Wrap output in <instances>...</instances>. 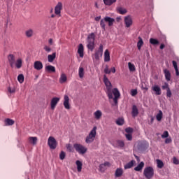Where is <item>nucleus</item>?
<instances>
[{
    "mask_svg": "<svg viewBox=\"0 0 179 179\" xmlns=\"http://www.w3.org/2000/svg\"><path fill=\"white\" fill-rule=\"evenodd\" d=\"M103 83L105 84V86H106V94H108V99H113V90H111L112 85L111 82H110V80H108V78H107V76H103Z\"/></svg>",
    "mask_w": 179,
    "mask_h": 179,
    "instance_id": "obj_1",
    "label": "nucleus"
},
{
    "mask_svg": "<svg viewBox=\"0 0 179 179\" xmlns=\"http://www.w3.org/2000/svg\"><path fill=\"white\" fill-rule=\"evenodd\" d=\"M143 176L147 179H152L155 176V169L152 166H147L144 169Z\"/></svg>",
    "mask_w": 179,
    "mask_h": 179,
    "instance_id": "obj_2",
    "label": "nucleus"
},
{
    "mask_svg": "<svg viewBox=\"0 0 179 179\" xmlns=\"http://www.w3.org/2000/svg\"><path fill=\"white\" fill-rule=\"evenodd\" d=\"M94 40H95V36L94 33H91L87 36V47L88 50L90 51H93L94 50Z\"/></svg>",
    "mask_w": 179,
    "mask_h": 179,
    "instance_id": "obj_3",
    "label": "nucleus"
},
{
    "mask_svg": "<svg viewBox=\"0 0 179 179\" xmlns=\"http://www.w3.org/2000/svg\"><path fill=\"white\" fill-rule=\"evenodd\" d=\"M97 131V127H94L93 129L90 132L89 135L86 137L85 142L86 143H92L94 141L96 138V134Z\"/></svg>",
    "mask_w": 179,
    "mask_h": 179,
    "instance_id": "obj_4",
    "label": "nucleus"
},
{
    "mask_svg": "<svg viewBox=\"0 0 179 179\" xmlns=\"http://www.w3.org/2000/svg\"><path fill=\"white\" fill-rule=\"evenodd\" d=\"M101 57H103V44H101L99 49L95 50L94 55H92V59L93 61H100Z\"/></svg>",
    "mask_w": 179,
    "mask_h": 179,
    "instance_id": "obj_5",
    "label": "nucleus"
},
{
    "mask_svg": "<svg viewBox=\"0 0 179 179\" xmlns=\"http://www.w3.org/2000/svg\"><path fill=\"white\" fill-rule=\"evenodd\" d=\"M73 148L79 155H85L87 152V148L82 144L75 143L73 144Z\"/></svg>",
    "mask_w": 179,
    "mask_h": 179,
    "instance_id": "obj_6",
    "label": "nucleus"
},
{
    "mask_svg": "<svg viewBox=\"0 0 179 179\" xmlns=\"http://www.w3.org/2000/svg\"><path fill=\"white\" fill-rule=\"evenodd\" d=\"M113 94L114 98L113 102L115 103V105L117 106L118 104V99H120V96H121V94L120 93V91L118 90V88H114L112 91V95Z\"/></svg>",
    "mask_w": 179,
    "mask_h": 179,
    "instance_id": "obj_7",
    "label": "nucleus"
},
{
    "mask_svg": "<svg viewBox=\"0 0 179 179\" xmlns=\"http://www.w3.org/2000/svg\"><path fill=\"white\" fill-rule=\"evenodd\" d=\"M48 145L50 149H57V140L52 136H50L48 139Z\"/></svg>",
    "mask_w": 179,
    "mask_h": 179,
    "instance_id": "obj_8",
    "label": "nucleus"
},
{
    "mask_svg": "<svg viewBox=\"0 0 179 179\" xmlns=\"http://www.w3.org/2000/svg\"><path fill=\"white\" fill-rule=\"evenodd\" d=\"M124 21L125 27H127V29L131 27L134 23V22L132 21V17L131 15L125 16Z\"/></svg>",
    "mask_w": 179,
    "mask_h": 179,
    "instance_id": "obj_9",
    "label": "nucleus"
},
{
    "mask_svg": "<svg viewBox=\"0 0 179 179\" xmlns=\"http://www.w3.org/2000/svg\"><path fill=\"white\" fill-rule=\"evenodd\" d=\"M8 61L9 62L10 66L11 68H15V62H16V57H15V55L13 54L8 55Z\"/></svg>",
    "mask_w": 179,
    "mask_h": 179,
    "instance_id": "obj_10",
    "label": "nucleus"
},
{
    "mask_svg": "<svg viewBox=\"0 0 179 179\" xmlns=\"http://www.w3.org/2000/svg\"><path fill=\"white\" fill-rule=\"evenodd\" d=\"M62 8H63L62 3L58 2L55 7V15H57L58 16H61V10H62Z\"/></svg>",
    "mask_w": 179,
    "mask_h": 179,
    "instance_id": "obj_11",
    "label": "nucleus"
},
{
    "mask_svg": "<svg viewBox=\"0 0 179 179\" xmlns=\"http://www.w3.org/2000/svg\"><path fill=\"white\" fill-rule=\"evenodd\" d=\"M64 108H66V110H71V105L69 104V96H68V95H64Z\"/></svg>",
    "mask_w": 179,
    "mask_h": 179,
    "instance_id": "obj_12",
    "label": "nucleus"
},
{
    "mask_svg": "<svg viewBox=\"0 0 179 179\" xmlns=\"http://www.w3.org/2000/svg\"><path fill=\"white\" fill-rule=\"evenodd\" d=\"M138 114L139 110H138V107L136 105H133L131 108V117L135 118L136 117H138Z\"/></svg>",
    "mask_w": 179,
    "mask_h": 179,
    "instance_id": "obj_13",
    "label": "nucleus"
},
{
    "mask_svg": "<svg viewBox=\"0 0 179 179\" xmlns=\"http://www.w3.org/2000/svg\"><path fill=\"white\" fill-rule=\"evenodd\" d=\"M152 90L155 92L156 96H160V94H162V88H160L157 85L152 86Z\"/></svg>",
    "mask_w": 179,
    "mask_h": 179,
    "instance_id": "obj_14",
    "label": "nucleus"
},
{
    "mask_svg": "<svg viewBox=\"0 0 179 179\" xmlns=\"http://www.w3.org/2000/svg\"><path fill=\"white\" fill-rule=\"evenodd\" d=\"M104 19H105V22L108 23L109 27L113 26L114 24V22H115V19L111 17L106 16L104 17Z\"/></svg>",
    "mask_w": 179,
    "mask_h": 179,
    "instance_id": "obj_15",
    "label": "nucleus"
},
{
    "mask_svg": "<svg viewBox=\"0 0 179 179\" xmlns=\"http://www.w3.org/2000/svg\"><path fill=\"white\" fill-rule=\"evenodd\" d=\"M59 101V98L58 97H54L52 99L50 102L52 110H54V108H55V106H57V104H58Z\"/></svg>",
    "mask_w": 179,
    "mask_h": 179,
    "instance_id": "obj_16",
    "label": "nucleus"
},
{
    "mask_svg": "<svg viewBox=\"0 0 179 179\" xmlns=\"http://www.w3.org/2000/svg\"><path fill=\"white\" fill-rule=\"evenodd\" d=\"M164 73L166 80H167V82H170V80H171V73H170V71H169L167 69H164Z\"/></svg>",
    "mask_w": 179,
    "mask_h": 179,
    "instance_id": "obj_17",
    "label": "nucleus"
},
{
    "mask_svg": "<svg viewBox=\"0 0 179 179\" xmlns=\"http://www.w3.org/2000/svg\"><path fill=\"white\" fill-rule=\"evenodd\" d=\"M34 69H36V71H41V69L43 68V63L40 61H36L34 63Z\"/></svg>",
    "mask_w": 179,
    "mask_h": 179,
    "instance_id": "obj_18",
    "label": "nucleus"
},
{
    "mask_svg": "<svg viewBox=\"0 0 179 179\" xmlns=\"http://www.w3.org/2000/svg\"><path fill=\"white\" fill-rule=\"evenodd\" d=\"M23 65V59L22 58H18L15 62V66L17 68V69H20Z\"/></svg>",
    "mask_w": 179,
    "mask_h": 179,
    "instance_id": "obj_19",
    "label": "nucleus"
},
{
    "mask_svg": "<svg viewBox=\"0 0 179 179\" xmlns=\"http://www.w3.org/2000/svg\"><path fill=\"white\" fill-rule=\"evenodd\" d=\"M125 146V143L122 140L116 141L115 148H119L120 149H124Z\"/></svg>",
    "mask_w": 179,
    "mask_h": 179,
    "instance_id": "obj_20",
    "label": "nucleus"
},
{
    "mask_svg": "<svg viewBox=\"0 0 179 179\" xmlns=\"http://www.w3.org/2000/svg\"><path fill=\"white\" fill-rule=\"evenodd\" d=\"M13 124H15V120L12 119L6 118L4 120L5 127H10L11 125H13Z\"/></svg>",
    "mask_w": 179,
    "mask_h": 179,
    "instance_id": "obj_21",
    "label": "nucleus"
},
{
    "mask_svg": "<svg viewBox=\"0 0 179 179\" xmlns=\"http://www.w3.org/2000/svg\"><path fill=\"white\" fill-rule=\"evenodd\" d=\"M136 163L135 160H131L124 166V170H128V169H131L134 165Z\"/></svg>",
    "mask_w": 179,
    "mask_h": 179,
    "instance_id": "obj_22",
    "label": "nucleus"
},
{
    "mask_svg": "<svg viewBox=\"0 0 179 179\" xmlns=\"http://www.w3.org/2000/svg\"><path fill=\"white\" fill-rule=\"evenodd\" d=\"M143 167H145V163L141 162L134 168V170L135 171H142Z\"/></svg>",
    "mask_w": 179,
    "mask_h": 179,
    "instance_id": "obj_23",
    "label": "nucleus"
},
{
    "mask_svg": "<svg viewBox=\"0 0 179 179\" xmlns=\"http://www.w3.org/2000/svg\"><path fill=\"white\" fill-rule=\"evenodd\" d=\"M83 51H84L83 45L80 43L78 49V53L79 54L80 58H83V55H84Z\"/></svg>",
    "mask_w": 179,
    "mask_h": 179,
    "instance_id": "obj_24",
    "label": "nucleus"
},
{
    "mask_svg": "<svg viewBox=\"0 0 179 179\" xmlns=\"http://www.w3.org/2000/svg\"><path fill=\"white\" fill-rule=\"evenodd\" d=\"M110 52L108 50H106L104 52V62H110Z\"/></svg>",
    "mask_w": 179,
    "mask_h": 179,
    "instance_id": "obj_25",
    "label": "nucleus"
},
{
    "mask_svg": "<svg viewBox=\"0 0 179 179\" xmlns=\"http://www.w3.org/2000/svg\"><path fill=\"white\" fill-rule=\"evenodd\" d=\"M57 58V52H53L52 55H48V62H54V59Z\"/></svg>",
    "mask_w": 179,
    "mask_h": 179,
    "instance_id": "obj_26",
    "label": "nucleus"
},
{
    "mask_svg": "<svg viewBox=\"0 0 179 179\" xmlns=\"http://www.w3.org/2000/svg\"><path fill=\"white\" fill-rule=\"evenodd\" d=\"M94 115L95 120H100V118H101V115H103V113H101V110H97L94 113Z\"/></svg>",
    "mask_w": 179,
    "mask_h": 179,
    "instance_id": "obj_27",
    "label": "nucleus"
},
{
    "mask_svg": "<svg viewBox=\"0 0 179 179\" xmlns=\"http://www.w3.org/2000/svg\"><path fill=\"white\" fill-rule=\"evenodd\" d=\"M124 173V171L121 168H117L115 172V177H121Z\"/></svg>",
    "mask_w": 179,
    "mask_h": 179,
    "instance_id": "obj_28",
    "label": "nucleus"
},
{
    "mask_svg": "<svg viewBox=\"0 0 179 179\" xmlns=\"http://www.w3.org/2000/svg\"><path fill=\"white\" fill-rule=\"evenodd\" d=\"M76 164L77 166V171H78V173H80V171H82V166H83V164H82V162H80V160H77L76 162Z\"/></svg>",
    "mask_w": 179,
    "mask_h": 179,
    "instance_id": "obj_29",
    "label": "nucleus"
},
{
    "mask_svg": "<svg viewBox=\"0 0 179 179\" xmlns=\"http://www.w3.org/2000/svg\"><path fill=\"white\" fill-rule=\"evenodd\" d=\"M104 5H106V6H111L113 3H115L117 2V0H103Z\"/></svg>",
    "mask_w": 179,
    "mask_h": 179,
    "instance_id": "obj_30",
    "label": "nucleus"
},
{
    "mask_svg": "<svg viewBox=\"0 0 179 179\" xmlns=\"http://www.w3.org/2000/svg\"><path fill=\"white\" fill-rule=\"evenodd\" d=\"M78 75L80 79H83V77L85 76V69H83V67L79 68Z\"/></svg>",
    "mask_w": 179,
    "mask_h": 179,
    "instance_id": "obj_31",
    "label": "nucleus"
},
{
    "mask_svg": "<svg viewBox=\"0 0 179 179\" xmlns=\"http://www.w3.org/2000/svg\"><path fill=\"white\" fill-rule=\"evenodd\" d=\"M33 34H34V31H33V29H28L25 31V35L28 38L33 37Z\"/></svg>",
    "mask_w": 179,
    "mask_h": 179,
    "instance_id": "obj_32",
    "label": "nucleus"
},
{
    "mask_svg": "<svg viewBox=\"0 0 179 179\" xmlns=\"http://www.w3.org/2000/svg\"><path fill=\"white\" fill-rule=\"evenodd\" d=\"M142 45H143V39H142V38H141V36H139L138 41L137 43L138 50H141V48H142Z\"/></svg>",
    "mask_w": 179,
    "mask_h": 179,
    "instance_id": "obj_33",
    "label": "nucleus"
},
{
    "mask_svg": "<svg viewBox=\"0 0 179 179\" xmlns=\"http://www.w3.org/2000/svg\"><path fill=\"white\" fill-rule=\"evenodd\" d=\"M47 72H55V67L54 66L48 65L45 67Z\"/></svg>",
    "mask_w": 179,
    "mask_h": 179,
    "instance_id": "obj_34",
    "label": "nucleus"
},
{
    "mask_svg": "<svg viewBox=\"0 0 179 179\" xmlns=\"http://www.w3.org/2000/svg\"><path fill=\"white\" fill-rule=\"evenodd\" d=\"M29 142L31 145H37V137H29Z\"/></svg>",
    "mask_w": 179,
    "mask_h": 179,
    "instance_id": "obj_35",
    "label": "nucleus"
},
{
    "mask_svg": "<svg viewBox=\"0 0 179 179\" xmlns=\"http://www.w3.org/2000/svg\"><path fill=\"white\" fill-rule=\"evenodd\" d=\"M157 167L158 169H163L164 167V163L161 159H157Z\"/></svg>",
    "mask_w": 179,
    "mask_h": 179,
    "instance_id": "obj_36",
    "label": "nucleus"
},
{
    "mask_svg": "<svg viewBox=\"0 0 179 179\" xmlns=\"http://www.w3.org/2000/svg\"><path fill=\"white\" fill-rule=\"evenodd\" d=\"M117 10L118 13H120V15H125V13H127V9H125L122 7H118L117 8Z\"/></svg>",
    "mask_w": 179,
    "mask_h": 179,
    "instance_id": "obj_37",
    "label": "nucleus"
},
{
    "mask_svg": "<svg viewBox=\"0 0 179 179\" xmlns=\"http://www.w3.org/2000/svg\"><path fill=\"white\" fill-rule=\"evenodd\" d=\"M66 75L62 73L60 76L59 83H65L66 82Z\"/></svg>",
    "mask_w": 179,
    "mask_h": 179,
    "instance_id": "obj_38",
    "label": "nucleus"
},
{
    "mask_svg": "<svg viewBox=\"0 0 179 179\" xmlns=\"http://www.w3.org/2000/svg\"><path fill=\"white\" fill-rule=\"evenodd\" d=\"M162 118H163V112L162 110H159V113L156 115V119L157 121H162Z\"/></svg>",
    "mask_w": 179,
    "mask_h": 179,
    "instance_id": "obj_39",
    "label": "nucleus"
},
{
    "mask_svg": "<svg viewBox=\"0 0 179 179\" xmlns=\"http://www.w3.org/2000/svg\"><path fill=\"white\" fill-rule=\"evenodd\" d=\"M128 66H129V69L130 72H135L136 68H135L134 64H131V62H129Z\"/></svg>",
    "mask_w": 179,
    "mask_h": 179,
    "instance_id": "obj_40",
    "label": "nucleus"
},
{
    "mask_svg": "<svg viewBox=\"0 0 179 179\" xmlns=\"http://www.w3.org/2000/svg\"><path fill=\"white\" fill-rule=\"evenodd\" d=\"M17 80L20 83L24 82V76L23 74H19L17 76Z\"/></svg>",
    "mask_w": 179,
    "mask_h": 179,
    "instance_id": "obj_41",
    "label": "nucleus"
},
{
    "mask_svg": "<svg viewBox=\"0 0 179 179\" xmlns=\"http://www.w3.org/2000/svg\"><path fill=\"white\" fill-rule=\"evenodd\" d=\"M100 27H101V29H103V30H106V20H105V18L101 20Z\"/></svg>",
    "mask_w": 179,
    "mask_h": 179,
    "instance_id": "obj_42",
    "label": "nucleus"
},
{
    "mask_svg": "<svg viewBox=\"0 0 179 179\" xmlns=\"http://www.w3.org/2000/svg\"><path fill=\"white\" fill-rule=\"evenodd\" d=\"M150 44H152V45H157V44H159V41L157 39L151 38L150 39Z\"/></svg>",
    "mask_w": 179,
    "mask_h": 179,
    "instance_id": "obj_43",
    "label": "nucleus"
},
{
    "mask_svg": "<svg viewBox=\"0 0 179 179\" xmlns=\"http://www.w3.org/2000/svg\"><path fill=\"white\" fill-rule=\"evenodd\" d=\"M124 119L123 118H121V117H120V118H118L117 120H116V124H117V125H124Z\"/></svg>",
    "mask_w": 179,
    "mask_h": 179,
    "instance_id": "obj_44",
    "label": "nucleus"
},
{
    "mask_svg": "<svg viewBox=\"0 0 179 179\" xmlns=\"http://www.w3.org/2000/svg\"><path fill=\"white\" fill-rule=\"evenodd\" d=\"M8 92H10V94H13L16 92V89L15 88V87H8Z\"/></svg>",
    "mask_w": 179,
    "mask_h": 179,
    "instance_id": "obj_45",
    "label": "nucleus"
},
{
    "mask_svg": "<svg viewBox=\"0 0 179 179\" xmlns=\"http://www.w3.org/2000/svg\"><path fill=\"white\" fill-rule=\"evenodd\" d=\"M66 156V154L65 153V152L61 151V152L59 154L60 160H64V159H65Z\"/></svg>",
    "mask_w": 179,
    "mask_h": 179,
    "instance_id": "obj_46",
    "label": "nucleus"
},
{
    "mask_svg": "<svg viewBox=\"0 0 179 179\" xmlns=\"http://www.w3.org/2000/svg\"><path fill=\"white\" fill-rule=\"evenodd\" d=\"M99 171H101V173H104V171H106V165L105 164H100L99 165Z\"/></svg>",
    "mask_w": 179,
    "mask_h": 179,
    "instance_id": "obj_47",
    "label": "nucleus"
},
{
    "mask_svg": "<svg viewBox=\"0 0 179 179\" xmlns=\"http://www.w3.org/2000/svg\"><path fill=\"white\" fill-rule=\"evenodd\" d=\"M162 88L163 90H166V91H168L169 89H170V87H169V83H165L164 85H162Z\"/></svg>",
    "mask_w": 179,
    "mask_h": 179,
    "instance_id": "obj_48",
    "label": "nucleus"
},
{
    "mask_svg": "<svg viewBox=\"0 0 179 179\" xmlns=\"http://www.w3.org/2000/svg\"><path fill=\"white\" fill-rule=\"evenodd\" d=\"M125 132H127V134H132L134 132V129L127 127L125 129Z\"/></svg>",
    "mask_w": 179,
    "mask_h": 179,
    "instance_id": "obj_49",
    "label": "nucleus"
},
{
    "mask_svg": "<svg viewBox=\"0 0 179 179\" xmlns=\"http://www.w3.org/2000/svg\"><path fill=\"white\" fill-rule=\"evenodd\" d=\"M103 72L104 73H106V75H110V73H111V71L108 69V66H106V68L104 69Z\"/></svg>",
    "mask_w": 179,
    "mask_h": 179,
    "instance_id": "obj_50",
    "label": "nucleus"
},
{
    "mask_svg": "<svg viewBox=\"0 0 179 179\" xmlns=\"http://www.w3.org/2000/svg\"><path fill=\"white\" fill-rule=\"evenodd\" d=\"M136 94H138V90L134 89V90H131V96H136Z\"/></svg>",
    "mask_w": 179,
    "mask_h": 179,
    "instance_id": "obj_51",
    "label": "nucleus"
},
{
    "mask_svg": "<svg viewBox=\"0 0 179 179\" xmlns=\"http://www.w3.org/2000/svg\"><path fill=\"white\" fill-rule=\"evenodd\" d=\"M162 138L164 139L165 138H169V131H164L163 134L162 135Z\"/></svg>",
    "mask_w": 179,
    "mask_h": 179,
    "instance_id": "obj_52",
    "label": "nucleus"
},
{
    "mask_svg": "<svg viewBox=\"0 0 179 179\" xmlns=\"http://www.w3.org/2000/svg\"><path fill=\"white\" fill-rule=\"evenodd\" d=\"M125 136H126V139L127 141H132V134H125Z\"/></svg>",
    "mask_w": 179,
    "mask_h": 179,
    "instance_id": "obj_53",
    "label": "nucleus"
},
{
    "mask_svg": "<svg viewBox=\"0 0 179 179\" xmlns=\"http://www.w3.org/2000/svg\"><path fill=\"white\" fill-rule=\"evenodd\" d=\"M43 50H45L46 52H51V48L48 45H45Z\"/></svg>",
    "mask_w": 179,
    "mask_h": 179,
    "instance_id": "obj_54",
    "label": "nucleus"
},
{
    "mask_svg": "<svg viewBox=\"0 0 179 179\" xmlns=\"http://www.w3.org/2000/svg\"><path fill=\"white\" fill-rule=\"evenodd\" d=\"M171 90L170 88H168V90L166 91V97H171Z\"/></svg>",
    "mask_w": 179,
    "mask_h": 179,
    "instance_id": "obj_55",
    "label": "nucleus"
},
{
    "mask_svg": "<svg viewBox=\"0 0 179 179\" xmlns=\"http://www.w3.org/2000/svg\"><path fill=\"white\" fill-rule=\"evenodd\" d=\"M171 142H173V140H171V137H169L165 140V143L166 144L171 143Z\"/></svg>",
    "mask_w": 179,
    "mask_h": 179,
    "instance_id": "obj_56",
    "label": "nucleus"
},
{
    "mask_svg": "<svg viewBox=\"0 0 179 179\" xmlns=\"http://www.w3.org/2000/svg\"><path fill=\"white\" fill-rule=\"evenodd\" d=\"M173 164H179V161L176 157H173Z\"/></svg>",
    "mask_w": 179,
    "mask_h": 179,
    "instance_id": "obj_57",
    "label": "nucleus"
},
{
    "mask_svg": "<svg viewBox=\"0 0 179 179\" xmlns=\"http://www.w3.org/2000/svg\"><path fill=\"white\" fill-rule=\"evenodd\" d=\"M66 148L68 150H69V152H72V145L71 144H67Z\"/></svg>",
    "mask_w": 179,
    "mask_h": 179,
    "instance_id": "obj_58",
    "label": "nucleus"
},
{
    "mask_svg": "<svg viewBox=\"0 0 179 179\" xmlns=\"http://www.w3.org/2000/svg\"><path fill=\"white\" fill-rule=\"evenodd\" d=\"M172 64H173V66L175 69H178V67L177 66V62L173 61Z\"/></svg>",
    "mask_w": 179,
    "mask_h": 179,
    "instance_id": "obj_59",
    "label": "nucleus"
},
{
    "mask_svg": "<svg viewBox=\"0 0 179 179\" xmlns=\"http://www.w3.org/2000/svg\"><path fill=\"white\" fill-rule=\"evenodd\" d=\"M110 72H112V73H115V67H113L110 69Z\"/></svg>",
    "mask_w": 179,
    "mask_h": 179,
    "instance_id": "obj_60",
    "label": "nucleus"
},
{
    "mask_svg": "<svg viewBox=\"0 0 179 179\" xmlns=\"http://www.w3.org/2000/svg\"><path fill=\"white\" fill-rule=\"evenodd\" d=\"M134 157H135L136 160H137V162H140L141 161V159L136 155H134Z\"/></svg>",
    "mask_w": 179,
    "mask_h": 179,
    "instance_id": "obj_61",
    "label": "nucleus"
},
{
    "mask_svg": "<svg viewBox=\"0 0 179 179\" xmlns=\"http://www.w3.org/2000/svg\"><path fill=\"white\" fill-rule=\"evenodd\" d=\"M100 19H101V16H97L95 17L96 22H99V20H100Z\"/></svg>",
    "mask_w": 179,
    "mask_h": 179,
    "instance_id": "obj_62",
    "label": "nucleus"
},
{
    "mask_svg": "<svg viewBox=\"0 0 179 179\" xmlns=\"http://www.w3.org/2000/svg\"><path fill=\"white\" fill-rule=\"evenodd\" d=\"M48 43L50 45H52L53 44V41H52V38H50L49 41H48Z\"/></svg>",
    "mask_w": 179,
    "mask_h": 179,
    "instance_id": "obj_63",
    "label": "nucleus"
},
{
    "mask_svg": "<svg viewBox=\"0 0 179 179\" xmlns=\"http://www.w3.org/2000/svg\"><path fill=\"white\" fill-rule=\"evenodd\" d=\"M164 47H166V46L164 45V43H162L161 45H160V47H159V48H160V50H164Z\"/></svg>",
    "mask_w": 179,
    "mask_h": 179,
    "instance_id": "obj_64",
    "label": "nucleus"
}]
</instances>
